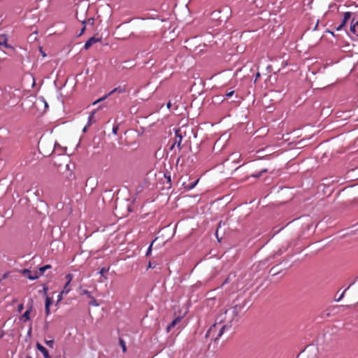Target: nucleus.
Masks as SVG:
<instances>
[{
	"mask_svg": "<svg viewBox=\"0 0 358 358\" xmlns=\"http://www.w3.org/2000/svg\"><path fill=\"white\" fill-rule=\"evenodd\" d=\"M23 273L26 275L29 280H36L38 278V271H35L32 273L29 270L24 269L23 270Z\"/></svg>",
	"mask_w": 358,
	"mask_h": 358,
	"instance_id": "39448f33",
	"label": "nucleus"
},
{
	"mask_svg": "<svg viewBox=\"0 0 358 358\" xmlns=\"http://www.w3.org/2000/svg\"><path fill=\"white\" fill-rule=\"evenodd\" d=\"M73 278V275L71 273H69L66 275L65 279L66 282L62 290V294H67L71 290V282Z\"/></svg>",
	"mask_w": 358,
	"mask_h": 358,
	"instance_id": "f257e3e1",
	"label": "nucleus"
},
{
	"mask_svg": "<svg viewBox=\"0 0 358 358\" xmlns=\"http://www.w3.org/2000/svg\"><path fill=\"white\" fill-rule=\"evenodd\" d=\"M351 24H355V27L358 26V21H355V19L352 20Z\"/></svg>",
	"mask_w": 358,
	"mask_h": 358,
	"instance_id": "7c9ffc66",
	"label": "nucleus"
},
{
	"mask_svg": "<svg viewBox=\"0 0 358 358\" xmlns=\"http://www.w3.org/2000/svg\"><path fill=\"white\" fill-rule=\"evenodd\" d=\"M90 126H87V124L84 127L83 129V132H86L87 128L89 127Z\"/></svg>",
	"mask_w": 358,
	"mask_h": 358,
	"instance_id": "c9c22d12",
	"label": "nucleus"
},
{
	"mask_svg": "<svg viewBox=\"0 0 358 358\" xmlns=\"http://www.w3.org/2000/svg\"><path fill=\"white\" fill-rule=\"evenodd\" d=\"M52 300L51 298L50 297H47L46 299H45V307H50V305L52 304Z\"/></svg>",
	"mask_w": 358,
	"mask_h": 358,
	"instance_id": "aec40b11",
	"label": "nucleus"
},
{
	"mask_svg": "<svg viewBox=\"0 0 358 358\" xmlns=\"http://www.w3.org/2000/svg\"><path fill=\"white\" fill-rule=\"evenodd\" d=\"M94 114H95V110L92 111L91 113V114L90 115L89 118H88V122L87 124V126H91L94 122H95V121L93 120Z\"/></svg>",
	"mask_w": 358,
	"mask_h": 358,
	"instance_id": "4468645a",
	"label": "nucleus"
},
{
	"mask_svg": "<svg viewBox=\"0 0 358 358\" xmlns=\"http://www.w3.org/2000/svg\"><path fill=\"white\" fill-rule=\"evenodd\" d=\"M180 319L179 317H177L175 320H173L171 322V323L167 327V331H169L171 330V329L174 327L176 326V324L180 321Z\"/></svg>",
	"mask_w": 358,
	"mask_h": 358,
	"instance_id": "f8f14e48",
	"label": "nucleus"
},
{
	"mask_svg": "<svg viewBox=\"0 0 358 358\" xmlns=\"http://www.w3.org/2000/svg\"><path fill=\"white\" fill-rule=\"evenodd\" d=\"M148 268H152L151 263L150 262L148 264Z\"/></svg>",
	"mask_w": 358,
	"mask_h": 358,
	"instance_id": "4c0bfd02",
	"label": "nucleus"
},
{
	"mask_svg": "<svg viewBox=\"0 0 358 358\" xmlns=\"http://www.w3.org/2000/svg\"><path fill=\"white\" fill-rule=\"evenodd\" d=\"M348 21L343 19L341 24L336 28L337 30H341L347 23Z\"/></svg>",
	"mask_w": 358,
	"mask_h": 358,
	"instance_id": "b1692460",
	"label": "nucleus"
},
{
	"mask_svg": "<svg viewBox=\"0 0 358 358\" xmlns=\"http://www.w3.org/2000/svg\"><path fill=\"white\" fill-rule=\"evenodd\" d=\"M45 314L48 315L50 314V307H45Z\"/></svg>",
	"mask_w": 358,
	"mask_h": 358,
	"instance_id": "c756f323",
	"label": "nucleus"
},
{
	"mask_svg": "<svg viewBox=\"0 0 358 358\" xmlns=\"http://www.w3.org/2000/svg\"><path fill=\"white\" fill-rule=\"evenodd\" d=\"M76 18L78 21H80L83 24H90L91 26L94 25V20L93 17H90L87 20L85 19L79 18L78 13H76Z\"/></svg>",
	"mask_w": 358,
	"mask_h": 358,
	"instance_id": "423d86ee",
	"label": "nucleus"
},
{
	"mask_svg": "<svg viewBox=\"0 0 358 358\" xmlns=\"http://www.w3.org/2000/svg\"><path fill=\"white\" fill-rule=\"evenodd\" d=\"M51 268V266L49 264L45 265L39 268L40 275H43V273Z\"/></svg>",
	"mask_w": 358,
	"mask_h": 358,
	"instance_id": "dca6fc26",
	"label": "nucleus"
},
{
	"mask_svg": "<svg viewBox=\"0 0 358 358\" xmlns=\"http://www.w3.org/2000/svg\"><path fill=\"white\" fill-rule=\"evenodd\" d=\"M36 347L38 350H39L43 355L44 358H50V356L49 355V352L48 350L43 346L41 343H37L36 345Z\"/></svg>",
	"mask_w": 358,
	"mask_h": 358,
	"instance_id": "20e7f679",
	"label": "nucleus"
},
{
	"mask_svg": "<svg viewBox=\"0 0 358 358\" xmlns=\"http://www.w3.org/2000/svg\"><path fill=\"white\" fill-rule=\"evenodd\" d=\"M83 294H87V296H90V292H89V291H87V290H85V291L83 292Z\"/></svg>",
	"mask_w": 358,
	"mask_h": 358,
	"instance_id": "72a5a7b5",
	"label": "nucleus"
},
{
	"mask_svg": "<svg viewBox=\"0 0 358 358\" xmlns=\"http://www.w3.org/2000/svg\"><path fill=\"white\" fill-rule=\"evenodd\" d=\"M175 133H176L175 141L171 148L173 149L175 145H177L179 148V149L180 150L181 149V143H182V140L181 129H176Z\"/></svg>",
	"mask_w": 358,
	"mask_h": 358,
	"instance_id": "7ed1b4c3",
	"label": "nucleus"
},
{
	"mask_svg": "<svg viewBox=\"0 0 358 358\" xmlns=\"http://www.w3.org/2000/svg\"><path fill=\"white\" fill-rule=\"evenodd\" d=\"M266 171H267V169H263V170H262L259 173H257V174H254V175H252V176H253V177H255V178H259V177H260V176H262V174L263 173H266Z\"/></svg>",
	"mask_w": 358,
	"mask_h": 358,
	"instance_id": "5701e85b",
	"label": "nucleus"
},
{
	"mask_svg": "<svg viewBox=\"0 0 358 358\" xmlns=\"http://www.w3.org/2000/svg\"><path fill=\"white\" fill-rule=\"evenodd\" d=\"M167 106V108H171V103L169 101V102L167 103V106Z\"/></svg>",
	"mask_w": 358,
	"mask_h": 358,
	"instance_id": "e433bc0d",
	"label": "nucleus"
},
{
	"mask_svg": "<svg viewBox=\"0 0 358 358\" xmlns=\"http://www.w3.org/2000/svg\"><path fill=\"white\" fill-rule=\"evenodd\" d=\"M64 294H62V292L59 293V294L58 295V299H57V301H60L62 299V296Z\"/></svg>",
	"mask_w": 358,
	"mask_h": 358,
	"instance_id": "2f4dec72",
	"label": "nucleus"
},
{
	"mask_svg": "<svg viewBox=\"0 0 358 358\" xmlns=\"http://www.w3.org/2000/svg\"><path fill=\"white\" fill-rule=\"evenodd\" d=\"M108 271H109V267L108 268L103 267L100 269L99 274L101 275L102 276H104V274L106 273H107Z\"/></svg>",
	"mask_w": 358,
	"mask_h": 358,
	"instance_id": "6ab92c4d",
	"label": "nucleus"
},
{
	"mask_svg": "<svg viewBox=\"0 0 358 358\" xmlns=\"http://www.w3.org/2000/svg\"><path fill=\"white\" fill-rule=\"evenodd\" d=\"M2 336H0V338H1Z\"/></svg>",
	"mask_w": 358,
	"mask_h": 358,
	"instance_id": "a19ab883",
	"label": "nucleus"
},
{
	"mask_svg": "<svg viewBox=\"0 0 358 358\" xmlns=\"http://www.w3.org/2000/svg\"><path fill=\"white\" fill-rule=\"evenodd\" d=\"M0 45H3L6 48L10 47L7 43V38L4 35L0 36Z\"/></svg>",
	"mask_w": 358,
	"mask_h": 358,
	"instance_id": "9b49d317",
	"label": "nucleus"
},
{
	"mask_svg": "<svg viewBox=\"0 0 358 358\" xmlns=\"http://www.w3.org/2000/svg\"><path fill=\"white\" fill-rule=\"evenodd\" d=\"M154 241H153L151 243L150 245L149 246V248H148V250H147V252H146V256H149V255H151V252H152V245H153V243H154Z\"/></svg>",
	"mask_w": 358,
	"mask_h": 358,
	"instance_id": "4be33fe9",
	"label": "nucleus"
},
{
	"mask_svg": "<svg viewBox=\"0 0 358 358\" xmlns=\"http://www.w3.org/2000/svg\"><path fill=\"white\" fill-rule=\"evenodd\" d=\"M26 358H32V357H31V356H29V355H27V356L26 357Z\"/></svg>",
	"mask_w": 358,
	"mask_h": 358,
	"instance_id": "58836bf2",
	"label": "nucleus"
},
{
	"mask_svg": "<svg viewBox=\"0 0 358 358\" xmlns=\"http://www.w3.org/2000/svg\"><path fill=\"white\" fill-rule=\"evenodd\" d=\"M198 182H199V179H197L194 182H193V183H192V184L189 185L186 188H187V189H192L194 188V187L196 185V184L198 183Z\"/></svg>",
	"mask_w": 358,
	"mask_h": 358,
	"instance_id": "412c9836",
	"label": "nucleus"
},
{
	"mask_svg": "<svg viewBox=\"0 0 358 358\" xmlns=\"http://www.w3.org/2000/svg\"><path fill=\"white\" fill-rule=\"evenodd\" d=\"M347 289H345L343 293L340 295V297L336 300L337 301H339L340 300H341L342 298H343L344 295H345V293L346 292Z\"/></svg>",
	"mask_w": 358,
	"mask_h": 358,
	"instance_id": "bb28decb",
	"label": "nucleus"
},
{
	"mask_svg": "<svg viewBox=\"0 0 358 358\" xmlns=\"http://www.w3.org/2000/svg\"><path fill=\"white\" fill-rule=\"evenodd\" d=\"M83 25H84V26H83V28H82V29H81V31H80V35L83 34L84 33L85 30L86 25H85V24H83Z\"/></svg>",
	"mask_w": 358,
	"mask_h": 358,
	"instance_id": "473e14b6",
	"label": "nucleus"
},
{
	"mask_svg": "<svg viewBox=\"0 0 358 358\" xmlns=\"http://www.w3.org/2000/svg\"><path fill=\"white\" fill-rule=\"evenodd\" d=\"M228 312H229L231 314V317H230V319L229 320V322H231L233 320L234 317L236 315L237 310H236V307H233V308H230L229 310H225L224 313V315H227L228 313Z\"/></svg>",
	"mask_w": 358,
	"mask_h": 358,
	"instance_id": "1a4fd4ad",
	"label": "nucleus"
},
{
	"mask_svg": "<svg viewBox=\"0 0 358 358\" xmlns=\"http://www.w3.org/2000/svg\"><path fill=\"white\" fill-rule=\"evenodd\" d=\"M32 305L22 315L21 320L23 322H26L30 320V313L31 310Z\"/></svg>",
	"mask_w": 358,
	"mask_h": 358,
	"instance_id": "6e6552de",
	"label": "nucleus"
},
{
	"mask_svg": "<svg viewBox=\"0 0 358 358\" xmlns=\"http://www.w3.org/2000/svg\"><path fill=\"white\" fill-rule=\"evenodd\" d=\"M24 308V305L22 303L18 305L17 306V310L19 312H21L22 310V309Z\"/></svg>",
	"mask_w": 358,
	"mask_h": 358,
	"instance_id": "cd10ccee",
	"label": "nucleus"
},
{
	"mask_svg": "<svg viewBox=\"0 0 358 358\" xmlns=\"http://www.w3.org/2000/svg\"><path fill=\"white\" fill-rule=\"evenodd\" d=\"M350 31H352V33L355 34L356 29H355V24H351V26H350Z\"/></svg>",
	"mask_w": 358,
	"mask_h": 358,
	"instance_id": "a878e982",
	"label": "nucleus"
},
{
	"mask_svg": "<svg viewBox=\"0 0 358 358\" xmlns=\"http://www.w3.org/2000/svg\"><path fill=\"white\" fill-rule=\"evenodd\" d=\"M226 327H227V325H223V326L221 327V329H220V331H219V333H218L217 336L216 337H215V338H212V339H214L215 341H216L217 340H218V339L221 337V336L223 334L224 331V329H225Z\"/></svg>",
	"mask_w": 358,
	"mask_h": 358,
	"instance_id": "ddd939ff",
	"label": "nucleus"
},
{
	"mask_svg": "<svg viewBox=\"0 0 358 358\" xmlns=\"http://www.w3.org/2000/svg\"><path fill=\"white\" fill-rule=\"evenodd\" d=\"M352 13L350 12H345L343 15V19L346 21H348L351 17Z\"/></svg>",
	"mask_w": 358,
	"mask_h": 358,
	"instance_id": "a211bd4d",
	"label": "nucleus"
},
{
	"mask_svg": "<svg viewBox=\"0 0 358 358\" xmlns=\"http://www.w3.org/2000/svg\"><path fill=\"white\" fill-rule=\"evenodd\" d=\"M126 92V86L125 85H123V86H119L115 89H113L110 92H109L108 94L105 95L104 96H103L102 98H100L98 100L95 101L94 103H93V105H95L96 103H97L99 101H101L104 99H106L108 96H110V94H113L114 92H118V93H124Z\"/></svg>",
	"mask_w": 358,
	"mask_h": 358,
	"instance_id": "f03ea898",
	"label": "nucleus"
},
{
	"mask_svg": "<svg viewBox=\"0 0 358 358\" xmlns=\"http://www.w3.org/2000/svg\"><path fill=\"white\" fill-rule=\"evenodd\" d=\"M216 331V324H214L210 327L209 330L207 331L206 337H213L214 334L215 333Z\"/></svg>",
	"mask_w": 358,
	"mask_h": 358,
	"instance_id": "9d476101",
	"label": "nucleus"
},
{
	"mask_svg": "<svg viewBox=\"0 0 358 358\" xmlns=\"http://www.w3.org/2000/svg\"><path fill=\"white\" fill-rule=\"evenodd\" d=\"M117 127H113V132L114 134H117Z\"/></svg>",
	"mask_w": 358,
	"mask_h": 358,
	"instance_id": "f704fd0d",
	"label": "nucleus"
},
{
	"mask_svg": "<svg viewBox=\"0 0 358 358\" xmlns=\"http://www.w3.org/2000/svg\"><path fill=\"white\" fill-rule=\"evenodd\" d=\"M234 93V91H230V92H228L227 94H226V96L227 97H231Z\"/></svg>",
	"mask_w": 358,
	"mask_h": 358,
	"instance_id": "c85d7f7f",
	"label": "nucleus"
},
{
	"mask_svg": "<svg viewBox=\"0 0 358 358\" xmlns=\"http://www.w3.org/2000/svg\"><path fill=\"white\" fill-rule=\"evenodd\" d=\"M99 40L96 38L95 37H91L89 38L85 44V49H89L94 43L98 42Z\"/></svg>",
	"mask_w": 358,
	"mask_h": 358,
	"instance_id": "0eeeda50",
	"label": "nucleus"
},
{
	"mask_svg": "<svg viewBox=\"0 0 358 358\" xmlns=\"http://www.w3.org/2000/svg\"><path fill=\"white\" fill-rule=\"evenodd\" d=\"M45 343L50 348H54V341L53 340H45Z\"/></svg>",
	"mask_w": 358,
	"mask_h": 358,
	"instance_id": "f3484780",
	"label": "nucleus"
},
{
	"mask_svg": "<svg viewBox=\"0 0 358 358\" xmlns=\"http://www.w3.org/2000/svg\"><path fill=\"white\" fill-rule=\"evenodd\" d=\"M119 343H120V345L121 346V348L122 349L123 352H126L127 347H126V343H125L124 341L122 338H120Z\"/></svg>",
	"mask_w": 358,
	"mask_h": 358,
	"instance_id": "2eb2a0df",
	"label": "nucleus"
},
{
	"mask_svg": "<svg viewBox=\"0 0 358 358\" xmlns=\"http://www.w3.org/2000/svg\"><path fill=\"white\" fill-rule=\"evenodd\" d=\"M216 321L218 323H222L224 322V319H223V315L221 314L219 316H217V319H216Z\"/></svg>",
	"mask_w": 358,
	"mask_h": 358,
	"instance_id": "393cba45",
	"label": "nucleus"
},
{
	"mask_svg": "<svg viewBox=\"0 0 358 358\" xmlns=\"http://www.w3.org/2000/svg\"><path fill=\"white\" fill-rule=\"evenodd\" d=\"M79 18L80 19H85L84 17H83L82 16H79Z\"/></svg>",
	"mask_w": 358,
	"mask_h": 358,
	"instance_id": "ea45409f",
	"label": "nucleus"
}]
</instances>
